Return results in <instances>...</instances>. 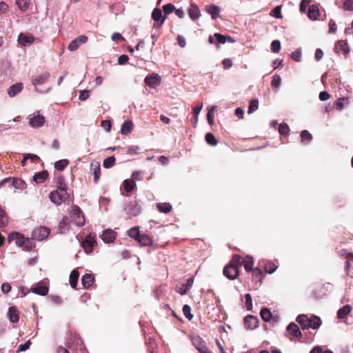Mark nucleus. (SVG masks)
<instances>
[{
	"mask_svg": "<svg viewBox=\"0 0 353 353\" xmlns=\"http://www.w3.org/2000/svg\"><path fill=\"white\" fill-rule=\"evenodd\" d=\"M332 288L330 283H316L314 285L313 295L316 299H323L329 294Z\"/></svg>",
	"mask_w": 353,
	"mask_h": 353,
	"instance_id": "obj_1",
	"label": "nucleus"
},
{
	"mask_svg": "<svg viewBox=\"0 0 353 353\" xmlns=\"http://www.w3.org/2000/svg\"><path fill=\"white\" fill-rule=\"evenodd\" d=\"M68 198V194L66 190H54L50 193L49 199L50 201L57 205H61L63 202L65 201Z\"/></svg>",
	"mask_w": 353,
	"mask_h": 353,
	"instance_id": "obj_2",
	"label": "nucleus"
},
{
	"mask_svg": "<svg viewBox=\"0 0 353 353\" xmlns=\"http://www.w3.org/2000/svg\"><path fill=\"white\" fill-rule=\"evenodd\" d=\"M70 216L77 226H82L85 223V219L81 210L77 205H72L70 210Z\"/></svg>",
	"mask_w": 353,
	"mask_h": 353,
	"instance_id": "obj_3",
	"label": "nucleus"
},
{
	"mask_svg": "<svg viewBox=\"0 0 353 353\" xmlns=\"http://www.w3.org/2000/svg\"><path fill=\"white\" fill-rule=\"evenodd\" d=\"M144 81L148 86L152 88H156L160 85L161 79L159 74L152 73L145 77Z\"/></svg>",
	"mask_w": 353,
	"mask_h": 353,
	"instance_id": "obj_4",
	"label": "nucleus"
},
{
	"mask_svg": "<svg viewBox=\"0 0 353 353\" xmlns=\"http://www.w3.org/2000/svg\"><path fill=\"white\" fill-rule=\"evenodd\" d=\"M334 50L335 53L343 54L346 57L350 52V48L346 41L340 40L335 43Z\"/></svg>",
	"mask_w": 353,
	"mask_h": 353,
	"instance_id": "obj_5",
	"label": "nucleus"
},
{
	"mask_svg": "<svg viewBox=\"0 0 353 353\" xmlns=\"http://www.w3.org/2000/svg\"><path fill=\"white\" fill-rule=\"evenodd\" d=\"M223 274L229 279H235L239 275V269L236 265L230 263L224 268Z\"/></svg>",
	"mask_w": 353,
	"mask_h": 353,
	"instance_id": "obj_6",
	"label": "nucleus"
},
{
	"mask_svg": "<svg viewBox=\"0 0 353 353\" xmlns=\"http://www.w3.org/2000/svg\"><path fill=\"white\" fill-rule=\"evenodd\" d=\"M45 123V118L38 112L30 116L29 124L32 128L41 127Z\"/></svg>",
	"mask_w": 353,
	"mask_h": 353,
	"instance_id": "obj_7",
	"label": "nucleus"
},
{
	"mask_svg": "<svg viewBox=\"0 0 353 353\" xmlns=\"http://www.w3.org/2000/svg\"><path fill=\"white\" fill-rule=\"evenodd\" d=\"M50 229L46 227H39L32 232V237L39 241H41L48 237L50 234Z\"/></svg>",
	"mask_w": 353,
	"mask_h": 353,
	"instance_id": "obj_8",
	"label": "nucleus"
},
{
	"mask_svg": "<svg viewBox=\"0 0 353 353\" xmlns=\"http://www.w3.org/2000/svg\"><path fill=\"white\" fill-rule=\"evenodd\" d=\"M25 236L18 232H11L8 237L9 243L14 241L15 242V244L19 247L23 246V242L25 240Z\"/></svg>",
	"mask_w": 353,
	"mask_h": 353,
	"instance_id": "obj_9",
	"label": "nucleus"
},
{
	"mask_svg": "<svg viewBox=\"0 0 353 353\" xmlns=\"http://www.w3.org/2000/svg\"><path fill=\"white\" fill-rule=\"evenodd\" d=\"M88 41V37L85 35H81L72 40L69 46L68 50L70 51H74L77 50L81 44L86 43Z\"/></svg>",
	"mask_w": 353,
	"mask_h": 353,
	"instance_id": "obj_10",
	"label": "nucleus"
},
{
	"mask_svg": "<svg viewBox=\"0 0 353 353\" xmlns=\"http://www.w3.org/2000/svg\"><path fill=\"white\" fill-rule=\"evenodd\" d=\"M34 41V37L32 34L20 33L18 36V43L22 46H30Z\"/></svg>",
	"mask_w": 353,
	"mask_h": 353,
	"instance_id": "obj_11",
	"label": "nucleus"
},
{
	"mask_svg": "<svg viewBox=\"0 0 353 353\" xmlns=\"http://www.w3.org/2000/svg\"><path fill=\"white\" fill-rule=\"evenodd\" d=\"M96 243L95 238L89 235L86 237V239L83 241L82 246L84 248V250L86 253H90L92 251L94 245Z\"/></svg>",
	"mask_w": 353,
	"mask_h": 353,
	"instance_id": "obj_12",
	"label": "nucleus"
},
{
	"mask_svg": "<svg viewBox=\"0 0 353 353\" xmlns=\"http://www.w3.org/2000/svg\"><path fill=\"white\" fill-rule=\"evenodd\" d=\"M259 321L252 315H248L244 319V325L246 329H254L257 327Z\"/></svg>",
	"mask_w": 353,
	"mask_h": 353,
	"instance_id": "obj_13",
	"label": "nucleus"
},
{
	"mask_svg": "<svg viewBox=\"0 0 353 353\" xmlns=\"http://www.w3.org/2000/svg\"><path fill=\"white\" fill-rule=\"evenodd\" d=\"M189 17L192 20L195 21L201 16V11L199 6L194 3H192L188 10Z\"/></svg>",
	"mask_w": 353,
	"mask_h": 353,
	"instance_id": "obj_14",
	"label": "nucleus"
},
{
	"mask_svg": "<svg viewBox=\"0 0 353 353\" xmlns=\"http://www.w3.org/2000/svg\"><path fill=\"white\" fill-rule=\"evenodd\" d=\"M194 282L192 278H190L187 280L185 283L181 284L180 286L176 288V291L181 295L185 294L191 288Z\"/></svg>",
	"mask_w": 353,
	"mask_h": 353,
	"instance_id": "obj_15",
	"label": "nucleus"
},
{
	"mask_svg": "<svg viewBox=\"0 0 353 353\" xmlns=\"http://www.w3.org/2000/svg\"><path fill=\"white\" fill-rule=\"evenodd\" d=\"M31 291L34 294L45 296L48 292V288L46 285L37 283L31 288Z\"/></svg>",
	"mask_w": 353,
	"mask_h": 353,
	"instance_id": "obj_16",
	"label": "nucleus"
},
{
	"mask_svg": "<svg viewBox=\"0 0 353 353\" xmlns=\"http://www.w3.org/2000/svg\"><path fill=\"white\" fill-rule=\"evenodd\" d=\"M23 85L22 83H17L12 85L8 90V94L10 97H14L23 90Z\"/></svg>",
	"mask_w": 353,
	"mask_h": 353,
	"instance_id": "obj_17",
	"label": "nucleus"
},
{
	"mask_svg": "<svg viewBox=\"0 0 353 353\" xmlns=\"http://www.w3.org/2000/svg\"><path fill=\"white\" fill-rule=\"evenodd\" d=\"M287 330L295 338L299 339L302 336V334L299 326L294 323H290L287 327Z\"/></svg>",
	"mask_w": 353,
	"mask_h": 353,
	"instance_id": "obj_18",
	"label": "nucleus"
},
{
	"mask_svg": "<svg viewBox=\"0 0 353 353\" xmlns=\"http://www.w3.org/2000/svg\"><path fill=\"white\" fill-rule=\"evenodd\" d=\"M125 210L128 214L135 216L140 214L141 207L136 203H131L125 208Z\"/></svg>",
	"mask_w": 353,
	"mask_h": 353,
	"instance_id": "obj_19",
	"label": "nucleus"
},
{
	"mask_svg": "<svg viewBox=\"0 0 353 353\" xmlns=\"http://www.w3.org/2000/svg\"><path fill=\"white\" fill-rule=\"evenodd\" d=\"M50 77V73L48 72H45L41 74H39V76L34 77V78H32V83L34 85H42L43 84L46 80Z\"/></svg>",
	"mask_w": 353,
	"mask_h": 353,
	"instance_id": "obj_20",
	"label": "nucleus"
},
{
	"mask_svg": "<svg viewBox=\"0 0 353 353\" xmlns=\"http://www.w3.org/2000/svg\"><path fill=\"white\" fill-rule=\"evenodd\" d=\"M205 11L210 14L213 19H216L220 13V8L215 5H208L205 6Z\"/></svg>",
	"mask_w": 353,
	"mask_h": 353,
	"instance_id": "obj_21",
	"label": "nucleus"
},
{
	"mask_svg": "<svg viewBox=\"0 0 353 353\" xmlns=\"http://www.w3.org/2000/svg\"><path fill=\"white\" fill-rule=\"evenodd\" d=\"M101 239L105 243H110L112 242L116 237L115 232L112 230H105L101 236Z\"/></svg>",
	"mask_w": 353,
	"mask_h": 353,
	"instance_id": "obj_22",
	"label": "nucleus"
},
{
	"mask_svg": "<svg viewBox=\"0 0 353 353\" xmlns=\"http://www.w3.org/2000/svg\"><path fill=\"white\" fill-rule=\"evenodd\" d=\"M94 281V277L91 274H85L81 279V283L84 288H90Z\"/></svg>",
	"mask_w": 353,
	"mask_h": 353,
	"instance_id": "obj_23",
	"label": "nucleus"
},
{
	"mask_svg": "<svg viewBox=\"0 0 353 353\" xmlns=\"http://www.w3.org/2000/svg\"><path fill=\"white\" fill-rule=\"evenodd\" d=\"M194 344L196 348L201 353H212V352L209 350L205 342L202 341L201 339H196L195 341L194 342Z\"/></svg>",
	"mask_w": 353,
	"mask_h": 353,
	"instance_id": "obj_24",
	"label": "nucleus"
},
{
	"mask_svg": "<svg viewBox=\"0 0 353 353\" xmlns=\"http://www.w3.org/2000/svg\"><path fill=\"white\" fill-rule=\"evenodd\" d=\"M296 321L302 326L303 329H307L310 327V318L305 314H300L296 318Z\"/></svg>",
	"mask_w": 353,
	"mask_h": 353,
	"instance_id": "obj_25",
	"label": "nucleus"
},
{
	"mask_svg": "<svg viewBox=\"0 0 353 353\" xmlns=\"http://www.w3.org/2000/svg\"><path fill=\"white\" fill-rule=\"evenodd\" d=\"M132 128V122L130 120H127L122 124L120 133L123 135H127L131 132Z\"/></svg>",
	"mask_w": 353,
	"mask_h": 353,
	"instance_id": "obj_26",
	"label": "nucleus"
},
{
	"mask_svg": "<svg viewBox=\"0 0 353 353\" xmlns=\"http://www.w3.org/2000/svg\"><path fill=\"white\" fill-rule=\"evenodd\" d=\"M79 273L77 270H73L70 274V285L73 289H76L77 285Z\"/></svg>",
	"mask_w": 353,
	"mask_h": 353,
	"instance_id": "obj_27",
	"label": "nucleus"
},
{
	"mask_svg": "<svg viewBox=\"0 0 353 353\" xmlns=\"http://www.w3.org/2000/svg\"><path fill=\"white\" fill-rule=\"evenodd\" d=\"M178 312L179 314L176 311L173 310L172 314L180 321H182V319L180 317V315L181 314V313H182L189 321H191L193 318V314H191V310H178Z\"/></svg>",
	"mask_w": 353,
	"mask_h": 353,
	"instance_id": "obj_28",
	"label": "nucleus"
},
{
	"mask_svg": "<svg viewBox=\"0 0 353 353\" xmlns=\"http://www.w3.org/2000/svg\"><path fill=\"white\" fill-rule=\"evenodd\" d=\"M152 18L153 20L158 21H160L159 26H161L165 21V17H162V12L159 8H155L152 13Z\"/></svg>",
	"mask_w": 353,
	"mask_h": 353,
	"instance_id": "obj_29",
	"label": "nucleus"
},
{
	"mask_svg": "<svg viewBox=\"0 0 353 353\" xmlns=\"http://www.w3.org/2000/svg\"><path fill=\"white\" fill-rule=\"evenodd\" d=\"M48 176V173L47 171L44 170L41 172L36 174L33 176V180L37 183H41L45 181Z\"/></svg>",
	"mask_w": 353,
	"mask_h": 353,
	"instance_id": "obj_30",
	"label": "nucleus"
},
{
	"mask_svg": "<svg viewBox=\"0 0 353 353\" xmlns=\"http://www.w3.org/2000/svg\"><path fill=\"white\" fill-rule=\"evenodd\" d=\"M138 242L139 244L142 246H148L151 245L152 243V239L150 238L149 236L141 234L138 239Z\"/></svg>",
	"mask_w": 353,
	"mask_h": 353,
	"instance_id": "obj_31",
	"label": "nucleus"
},
{
	"mask_svg": "<svg viewBox=\"0 0 353 353\" xmlns=\"http://www.w3.org/2000/svg\"><path fill=\"white\" fill-rule=\"evenodd\" d=\"M319 15V8L315 5H312L309 7L308 17L312 19H316Z\"/></svg>",
	"mask_w": 353,
	"mask_h": 353,
	"instance_id": "obj_32",
	"label": "nucleus"
},
{
	"mask_svg": "<svg viewBox=\"0 0 353 353\" xmlns=\"http://www.w3.org/2000/svg\"><path fill=\"white\" fill-rule=\"evenodd\" d=\"M136 183L132 179H125L123 181V187L126 192H130L135 188Z\"/></svg>",
	"mask_w": 353,
	"mask_h": 353,
	"instance_id": "obj_33",
	"label": "nucleus"
},
{
	"mask_svg": "<svg viewBox=\"0 0 353 353\" xmlns=\"http://www.w3.org/2000/svg\"><path fill=\"white\" fill-rule=\"evenodd\" d=\"M310 324H311L310 327H312V329H317L321 324V319L316 316H312L310 318Z\"/></svg>",
	"mask_w": 353,
	"mask_h": 353,
	"instance_id": "obj_34",
	"label": "nucleus"
},
{
	"mask_svg": "<svg viewBox=\"0 0 353 353\" xmlns=\"http://www.w3.org/2000/svg\"><path fill=\"white\" fill-rule=\"evenodd\" d=\"M246 271L250 272L252 270L253 259L251 256H247L244 258L243 265Z\"/></svg>",
	"mask_w": 353,
	"mask_h": 353,
	"instance_id": "obj_35",
	"label": "nucleus"
},
{
	"mask_svg": "<svg viewBox=\"0 0 353 353\" xmlns=\"http://www.w3.org/2000/svg\"><path fill=\"white\" fill-rule=\"evenodd\" d=\"M278 268V261L275 262L268 261L266 262V273L272 274Z\"/></svg>",
	"mask_w": 353,
	"mask_h": 353,
	"instance_id": "obj_36",
	"label": "nucleus"
},
{
	"mask_svg": "<svg viewBox=\"0 0 353 353\" xmlns=\"http://www.w3.org/2000/svg\"><path fill=\"white\" fill-rule=\"evenodd\" d=\"M259 109V101L257 99H252L250 101L248 113L252 114Z\"/></svg>",
	"mask_w": 353,
	"mask_h": 353,
	"instance_id": "obj_37",
	"label": "nucleus"
},
{
	"mask_svg": "<svg viewBox=\"0 0 353 353\" xmlns=\"http://www.w3.org/2000/svg\"><path fill=\"white\" fill-rule=\"evenodd\" d=\"M242 301L244 303L246 309H252V299L250 294H245L242 299Z\"/></svg>",
	"mask_w": 353,
	"mask_h": 353,
	"instance_id": "obj_38",
	"label": "nucleus"
},
{
	"mask_svg": "<svg viewBox=\"0 0 353 353\" xmlns=\"http://www.w3.org/2000/svg\"><path fill=\"white\" fill-rule=\"evenodd\" d=\"M68 163L67 159L59 160L54 163V167L57 170L62 171L68 165Z\"/></svg>",
	"mask_w": 353,
	"mask_h": 353,
	"instance_id": "obj_39",
	"label": "nucleus"
},
{
	"mask_svg": "<svg viewBox=\"0 0 353 353\" xmlns=\"http://www.w3.org/2000/svg\"><path fill=\"white\" fill-rule=\"evenodd\" d=\"M281 8L282 6H276L270 12V15L272 16L276 19H281L283 17L281 14Z\"/></svg>",
	"mask_w": 353,
	"mask_h": 353,
	"instance_id": "obj_40",
	"label": "nucleus"
},
{
	"mask_svg": "<svg viewBox=\"0 0 353 353\" xmlns=\"http://www.w3.org/2000/svg\"><path fill=\"white\" fill-rule=\"evenodd\" d=\"M55 183L57 184V188L58 190H66L65 189V187H66V185H65V179L63 176H58L55 178Z\"/></svg>",
	"mask_w": 353,
	"mask_h": 353,
	"instance_id": "obj_41",
	"label": "nucleus"
},
{
	"mask_svg": "<svg viewBox=\"0 0 353 353\" xmlns=\"http://www.w3.org/2000/svg\"><path fill=\"white\" fill-rule=\"evenodd\" d=\"M16 4L21 11H25L28 8L30 0H16Z\"/></svg>",
	"mask_w": 353,
	"mask_h": 353,
	"instance_id": "obj_42",
	"label": "nucleus"
},
{
	"mask_svg": "<svg viewBox=\"0 0 353 353\" xmlns=\"http://www.w3.org/2000/svg\"><path fill=\"white\" fill-rule=\"evenodd\" d=\"M205 139L206 142L210 145L215 146L217 145V141L215 137L210 132H208L205 134Z\"/></svg>",
	"mask_w": 353,
	"mask_h": 353,
	"instance_id": "obj_43",
	"label": "nucleus"
},
{
	"mask_svg": "<svg viewBox=\"0 0 353 353\" xmlns=\"http://www.w3.org/2000/svg\"><path fill=\"white\" fill-rule=\"evenodd\" d=\"M128 234L130 237L133 238L138 241L141 234L139 233V228L137 227L132 228L128 231Z\"/></svg>",
	"mask_w": 353,
	"mask_h": 353,
	"instance_id": "obj_44",
	"label": "nucleus"
},
{
	"mask_svg": "<svg viewBox=\"0 0 353 353\" xmlns=\"http://www.w3.org/2000/svg\"><path fill=\"white\" fill-rule=\"evenodd\" d=\"M157 208H158L159 210L161 212H163V213L170 212L171 211V210H172L171 205L169 204V203H158L157 204Z\"/></svg>",
	"mask_w": 353,
	"mask_h": 353,
	"instance_id": "obj_45",
	"label": "nucleus"
},
{
	"mask_svg": "<svg viewBox=\"0 0 353 353\" xmlns=\"http://www.w3.org/2000/svg\"><path fill=\"white\" fill-rule=\"evenodd\" d=\"M289 132V126L285 123H282L279 125V132L281 136H287Z\"/></svg>",
	"mask_w": 353,
	"mask_h": 353,
	"instance_id": "obj_46",
	"label": "nucleus"
},
{
	"mask_svg": "<svg viewBox=\"0 0 353 353\" xmlns=\"http://www.w3.org/2000/svg\"><path fill=\"white\" fill-rule=\"evenodd\" d=\"M8 317L12 323L18 322L19 319L18 310H9Z\"/></svg>",
	"mask_w": 353,
	"mask_h": 353,
	"instance_id": "obj_47",
	"label": "nucleus"
},
{
	"mask_svg": "<svg viewBox=\"0 0 353 353\" xmlns=\"http://www.w3.org/2000/svg\"><path fill=\"white\" fill-rule=\"evenodd\" d=\"M115 163V158L112 156L110 157L106 158L103 163V165L105 168H112Z\"/></svg>",
	"mask_w": 353,
	"mask_h": 353,
	"instance_id": "obj_48",
	"label": "nucleus"
},
{
	"mask_svg": "<svg viewBox=\"0 0 353 353\" xmlns=\"http://www.w3.org/2000/svg\"><path fill=\"white\" fill-rule=\"evenodd\" d=\"M21 247L26 250H30L33 247H34V244L32 239L26 237L23 242V246Z\"/></svg>",
	"mask_w": 353,
	"mask_h": 353,
	"instance_id": "obj_49",
	"label": "nucleus"
},
{
	"mask_svg": "<svg viewBox=\"0 0 353 353\" xmlns=\"http://www.w3.org/2000/svg\"><path fill=\"white\" fill-rule=\"evenodd\" d=\"M92 173L94 174V181L95 183H97L100 177L101 174V168L99 163H97L93 168H92Z\"/></svg>",
	"mask_w": 353,
	"mask_h": 353,
	"instance_id": "obj_50",
	"label": "nucleus"
},
{
	"mask_svg": "<svg viewBox=\"0 0 353 353\" xmlns=\"http://www.w3.org/2000/svg\"><path fill=\"white\" fill-rule=\"evenodd\" d=\"M244 261V258L241 256L240 255H234L232 257V260L231 263H233L234 265H236L237 268L239 266L243 265Z\"/></svg>",
	"mask_w": 353,
	"mask_h": 353,
	"instance_id": "obj_51",
	"label": "nucleus"
},
{
	"mask_svg": "<svg viewBox=\"0 0 353 353\" xmlns=\"http://www.w3.org/2000/svg\"><path fill=\"white\" fill-rule=\"evenodd\" d=\"M301 138L303 142H309L312 139V134L307 130H303L301 132Z\"/></svg>",
	"mask_w": 353,
	"mask_h": 353,
	"instance_id": "obj_52",
	"label": "nucleus"
},
{
	"mask_svg": "<svg viewBox=\"0 0 353 353\" xmlns=\"http://www.w3.org/2000/svg\"><path fill=\"white\" fill-rule=\"evenodd\" d=\"M12 185L15 188L23 190L26 188V183L21 179H17L12 181Z\"/></svg>",
	"mask_w": 353,
	"mask_h": 353,
	"instance_id": "obj_53",
	"label": "nucleus"
},
{
	"mask_svg": "<svg viewBox=\"0 0 353 353\" xmlns=\"http://www.w3.org/2000/svg\"><path fill=\"white\" fill-rule=\"evenodd\" d=\"M48 300L49 302L54 303L55 305H59L62 302V299L59 296L50 295L48 297Z\"/></svg>",
	"mask_w": 353,
	"mask_h": 353,
	"instance_id": "obj_54",
	"label": "nucleus"
},
{
	"mask_svg": "<svg viewBox=\"0 0 353 353\" xmlns=\"http://www.w3.org/2000/svg\"><path fill=\"white\" fill-rule=\"evenodd\" d=\"M281 49V43L279 40H274L271 43V50L274 52L277 53L279 52Z\"/></svg>",
	"mask_w": 353,
	"mask_h": 353,
	"instance_id": "obj_55",
	"label": "nucleus"
},
{
	"mask_svg": "<svg viewBox=\"0 0 353 353\" xmlns=\"http://www.w3.org/2000/svg\"><path fill=\"white\" fill-rule=\"evenodd\" d=\"M163 10L165 14H168L175 10V7L171 3H168L163 6Z\"/></svg>",
	"mask_w": 353,
	"mask_h": 353,
	"instance_id": "obj_56",
	"label": "nucleus"
},
{
	"mask_svg": "<svg viewBox=\"0 0 353 353\" xmlns=\"http://www.w3.org/2000/svg\"><path fill=\"white\" fill-rule=\"evenodd\" d=\"M8 221L5 216V212L2 208H0V226L4 227L7 225Z\"/></svg>",
	"mask_w": 353,
	"mask_h": 353,
	"instance_id": "obj_57",
	"label": "nucleus"
},
{
	"mask_svg": "<svg viewBox=\"0 0 353 353\" xmlns=\"http://www.w3.org/2000/svg\"><path fill=\"white\" fill-rule=\"evenodd\" d=\"M281 81V77L279 75H278V74L274 75L272 77V82H271L272 86H273L274 88H278L280 85Z\"/></svg>",
	"mask_w": 353,
	"mask_h": 353,
	"instance_id": "obj_58",
	"label": "nucleus"
},
{
	"mask_svg": "<svg viewBox=\"0 0 353 353\" xmlns=\"http://www.w3.org/2000/svg\"><path fill=\"white\" fill-rule=\"evenodd\" d=\"M290 56L293 60L299 62L301 61V52L299 50H296L292 52Z\"/></svg>",
	"mask_w": 353,
	"mask_h": 353,
	"instance_id": "obj_59",
	"label": "nucleus"
},
{
	"mask_svg": "<svg viewBox=\"0 0 353 353\" xmlns=\"http://www.w3.org/2000/svg\"><path fill=\"white\" fill-rule=\"evenodd\" d=\"M346 101V99L345 98H340L339 99L334 103V106L335 108L339 110H341L343 108V106H344V101Z\"/></svg>",
	"mask_w": 353,
	"mask_h": 353,
	"instance_id": "obj_60",
	"label": "nucleus"
},
{
	"mask_svg": "<svg viewBox=\"0 0 353 353\" xmlns=\"http://www.w3.org/2000/svg\"><path fill=\"white\" fill-rule=\"evenodd\" d=\"M214 37L216 38L219 43L223 44L226 43V36L222 35L220 33H215Z\"/></svg>",
	"mask_w": 353,
	"mask_h": 353,
	"instance_id": "obj_61",
	"label": "nucleus"
},
{
	"mask_svg": "<svg viewBox=\"0 0 353 353\" xmlns=\"http://www.w3.org/2000/svg\"><path fill=\"white\" fill-rule=\"evenodd\" d=\"M343 8L346 10H353V0H346L343 3Z\"/></svg>",
	"mask_w": 353,
	"mask_h": 353,
	"instance_id": "obj_62",
	"label": "nucleus"
},
{
	"mask_svg": "<svg viewBox=\"0 0 353 353\" xmlns=\"http://www.w3.org/2000/svg\"><path fill=\"white\" fill-rule=\"evenodd\" d=\"M350 312H351V310H338L337 317L340 319H344L347 317V314Z\"/></svg>",
	"mask_w": 353,
	"mask_h": 353,
	"instance_id": "obj_63",
	"label": "nucleus"
},
{
	"mask_svg": "<svg viewBox=\"0 0 353 353\" xmlns=\"http://www.w3.org/2000/svg\"><path fill=\"white\" fill-rule=\"evenodd\" d=\"M11 285L8 283H3L1 285V290L3 294H7L11 290Z\"/></svg>",
	"mask_w": 353,
	"mask_h": 353,
	"instance_id": "obj_64",
	"label": "nucleus"
}]
</instances>
